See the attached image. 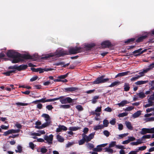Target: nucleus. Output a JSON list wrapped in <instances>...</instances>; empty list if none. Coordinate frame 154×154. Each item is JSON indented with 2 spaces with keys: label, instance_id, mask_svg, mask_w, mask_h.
I'll return each instance as SVG.
<instances>
[{
  "label": "nucleus",
  "instance_id": "42",
  "mask_svg": "<svg viewBox=\"0 0 154 154\" xmlns=\"http://www.w3.org/2000/svg\"><path fill=\"white\" fill-rule=\"evenodd\" d=\"M83 138H84V139L85 140V142L86 143H88L91 140L87 135H85L84 137H83Z\"/></svg>",
  "mask_w": 154,
  "mask_h": 154
},
{
  "label": "nucleus",
  "instance_id": "60",
  "mask_svg": "<svg viewBox=\"0 0 154 154\" xmlns=\"http://www.w3.org/2000/svg\"><path fill=\"white\" fill-rule=\"evenodd\" d=\"M1 128L2 129L8 130L9 128V127L8 126H5L4 125H2L1 126Z\"/></svg>",
  "mask_w": 154,
  "mask_h": 154
},
{
  "label": "nucleus",
  "instance_id": "35",
  "mask_svg": "<svg viewBox=\"0 0 154 154\" xmlns=\"http://www.w3.org/2000/svg\"><path fill=\"white\" fill-rule=\"evenodd\" d=\"M137 94L138 95L139 97L140 98H143L146 97L145 94L142 92H140Z\"/></svg>",
  "mask_w": 154,
  "mask_h": 154
},
{
  "label": "nucleus",
  "instance_id": "55",
  "mask_svg": "<svg viewBox=\"0 0 154 154\" xmlns=\"http://www.w3.org/2000/svg\"><path fill=\"white\" fill-rule=\"evenodd\" d=\"M151 135L150 134H147L143 135L142 138L143 139H149L151 137Z\"/></svg>",
  "mask_w": 154,
  "mask_h": 154
},
{
  "label": "nucleus",
  "instance_id": "45",
  "mask_svg": "<svg viewBox=\"0 0 154 154\" xmlns=\"http://www.w3.org/2000/svg\"><path fill=\"white\" fill-rule=\"evenodd\" d=\"M11 134V130H8V131H6L4 132L3 135V136H7L9 134Z\"/></svg>",
  "mask_w": 154,
  "mask_h": 154
},
{
  "label": "nucleus",
  "instance_id": "59",
  "mask_svg": "<svg viewBox=\"0 0 154 154\" xmlns=\"http://www.w3.org/2000/svg\"><path fill=\"white\" fill-rule=\"evenodd\" d=\"M46 107L49 110H51L53 108V107L51 105H47Z\"/></svg>",
  "mask_w": 154,
  "mask_h": 154
},
{
  "label": "nucleus",
  "instance_id": "44",
  "mask_svg": "<svg viewBox=\"0 0 154 154\" xmlns=\"http://www.w3.org/2000/svg\"><path fill=\"white\" fill-rule=\"evenodd\" d=\"M116 141H112L109 144V147L111 148L114 147L116 145Z\"/></svg>",
  "mask_w": 154,
  "mask_h": 154
},
{
  "label": "nucleus",
  "instance_id": "6",
  "mask_svg": "<svg viewBox=\"0 0 154 154\" xmlns=\"http://www.w3.org/2000/svg\"><path fill=\"white\" fill-rule=\"evenodd\" d=\"M44 138L45 140L47 141V142H48L49 144H51L52 143L53 135L52 134H51L49 136L45 135L44 137Z\"/></svg>",
  "mask_w": 154,
  "mask_h": 154
},
{
  "label": "nucleus",
  "instance_id": "53",
  "mask_svg": "<svg viewBox=\"0 0 154 154\" xmlns=\"http://www.w3.org/2000/svg\"><path fill=\"white\" fill-rule=\"evenodd\" d=\"M10 130H11V134H13V133H19L20 131V130H18V129L14 130V129H10Z\"/></svg>",
  "mask_w": 154,
  "mask_h": 154
},
{
  "label": "nucleus",
  "instance_id": "23",
  "mask_svg": "<svg viewBox=\"0 0 154 154\" xmlns=\"http://www.w3.org/2000/svg\"><path fill=\"white\" fill-rule=\"evenodd\" d=\"M148 72V70L146 69H143V71L141 72H140L139 73V75H138L139 77V78H140L142 76H143L144 75V74L147 72Z\"/></svg>",
  "mask_w": 154,
  "mask_h": 154
},
{
  "label": "nucleus",
  "instance_id": "37",
  "mask_svg": "<svg viewBox=\"0 0 154 154\" xmlns=\"http://www.w3.org/2000/svg\"><path fill=\"white\" fill-rule=\"evenodd\" d=\"M39 102H42V103H44L46 102H49V99L46 100V98H42L41 99L39 100Z\"/></svg>",
  "mask_w": 154,
  "mask_h": 154
},
{
  "label": "nucleus",
  "instance_id": "29",
  "mask_svg": "<svg viewBox=\"0 0 154 154\" xmlns=\"http://www.w3.org/2000/svg\"><path fill=\"white\" fill-rule=\"evenodd\" d=\"M120 84V82L115 81L112 83L109 86V87H112L114 86L115 85H119Z\"/></svg>",
  "mask_w": 154,
  "mask_h": 154
},
{
  "label": "nucleus",
  "instance_id": "46",
  "mask_svg": "<svg viewBox=\"0 0 154 154\" xmlns=\"http://www.w3.org/2000/svg\"><path fill=\"white\" fill-rule=\"evenodd\" d=\"M15 104L17 105H20L22 106H26L28 105V104L27 103H23L20 102L16 103Z\"/></svg>",
  "mask_w": 154,
  "mask_h": 154
},
{
  "label": "nucleus",
  "instance_id": "25",
  "mask_svg": "<svg viewBox=\"0 0 154 154\" xmlns=\"http://www.w3.org/2000/svg\"><path fill=\"white\" fill-rule=\"evenodd\" d=\"M142 50V48H140L138 49V50H135L132 53L134 54H135L136 53H138L137 54H134V55L135 56H137L139 55L140 54H141L140 53L141 52V51Z\"/></svg>",
  "mask_w": 154,
  "mask_h": 154
},
{
  "label": "nucleus",
  "instance_id": "28",
  "mask_svg": "<svg viewBox=\"0 0 154 154\" xmlns=\"http://www.w3.org/2000/svg\"><path fill=\"white\" fill-rule=\"evenodd\" d=\"M57 139L58 141L60 142H63L64 141V138L59 135H57Z\"/></svg>",
  "mask_w": 154,
  "mask_h": 154
},
{
  "label": "nucleus",
  "instance_id": "16",
  "mask_svg": "<svg viewBox=\"0 0 154 154\" xmlns=\"http://www.w3.org/2000/svg\"><path fill=\"white\" fill-rule=\"evenodd\" d=\"M129 72L128 71H127L119 73L115 76V78H116L118 77H122L128 74V73Z\"/></svg>",
  "mask_w": 154,
  "mask_h": 154
},
{
  "label": "nucleus",
  "instance_id": "34",
  "mask_svg": "<svg viewBox=\"0 0 154 154\" xmlns=\"http://www.w3.org/2000/svg\"><path fill=\"white\" fill-rule=\"evenodd\" d=\"M17 149H18V150H15V151L16 152H19V153H21L22 151V147L20 145H18L17 146Z\"/></svg>",
  "mask_w": 154,
  "mask_h": 154
},
{
  "label": "nucleus",
  "instance_id": "27",
  "mask_svg": "<svg viewBox=\"0 0 154 154\" xmlns=\"http://www.w3.org/2000/svg\"><path fill=\"white\" fill-rule=\"evenodd\" d=\"M104 128V126L102 125H100L94 126V130H97L99 129H101Z\"/></svg>",
  "mask_w": 154,
  "mask_h": 154
},
{
  "label": "nucleus",
  "instance_id": "24",
  "mask_svg": "<svg viewBox=\"0 0 154 154\" xmlns=\"http://www.w3.org/2000/svg\"><path fill=\"white\" fill-rule=\"evenodd\" d=\"M100 98L99 96H96L93 98V99L91 100V102L93 104L97 102V100Z\"/></svg>",
  "mask_w": 154,
  "mask_h": 154
},
{
  "label": "nucleus",
  "instance_id": "48",
  "mask_svg": "<svg viewBox=\"0 0 154 154\" xmlns=\"http://www.w3.org/2000/svg\"><path fill=\"white\" fill-rule=\"evenodd\" d=\"M134 109V107L132 106H130L127 107L125 109V111H130Z\"/></svg>",
  "mask_w": 154,
  "mask_h": 154
},
{
  "label": "nucleus",
  "instance_id": "11",
  "mask_svg": "<svg viewBox=\"0 0 154 154\" xmlns=\"http://www.w3.org/2000/svg\"><path fill=\"white\" fill-rule=\"evenodd\" d=\"M95 46V45L94 43L91 44H88L85 45L84 49L85 51H89L91 50V48L94 47Z\"/></svg>",
  "mask_w": 154,
  "mask_h": 154
},
{
  "label": "nucleus",
  "instance_id": "14",
  "mask_svg": "<svg viewBox=\"0 0 154 154\" xmlns=\"http://www.w3.org/2000/svg\"><path fill=\"white\" fill-rule=\"evenodd\" d=\"M68 54L65 51H58L57 54V56L59 57H60L61 56H63L65 55H68Z\"/></svg>",
  "mask_w": 154,
  "mask_h": 154
},
{
  "label": "nucleus",
  "instance_id": "10",
  "mask_svg": "<svg viewBox=\"0 0 154 154\" xmlns=\"http://www.w3.org/2000/svg\"><path fill=\"white\" fill-rule=\"evenodd\" d=\"M148 37V35H142L138 37L135 40V42L137 43H140L143 42L144 40L146 39Z\"/></svg>",
  "mask_w": 154,
  "mask_h": 154
},
{
  "label": "nucleus",
  "instance_id": "64",
  "mask_svg": "<svg viewBox=\"0 0 154 154\" xmlns=\"http://www.w3.org/2000/svg\"><path fill=\"white\" fill-rule=\"evenodd\" d=\"M65 63L63 61L59 62H57L55 63V65L56 66H59L60 65H64Z\"/></svg>",
  "mask_w": 154,
  "mask_h": 154
},
{
  "label": "nucleus",
  "instance_id": "36",
  "mask_svg": "<svg viewBox=\"0 0 154 154\" xmlns=\"http://www.w3.org/2000/svg\"><path fill=\"white\" fill-rule=\"evenodd\" d=\"M76 109L79 111H81L83 110V108L81 105H78L75 107Z\"/></svg>",
  "mask_w": 154,
  "mask_h": 154
},
{
  "label": "nucleus",
  "instance_id": "62",
  "mask_svg": "<svg viewBox=\"0 0 154 154\" xmlns=\"http://www.w3.org/2000/svg\"><path fill=\"white\" fill-rule=\"evenodd\" d=\"M29 146L31 149H34L35 147L34 144L32 142L29 143Z\"/></svg>",
  "mask_w": 154,
  "mask_h": 154
},
{
  "label": "nucleus",
  "instance_id": "49",
  "mask_svg": "<svg viewBox=\"0 0 154 154\" xmlns=\"http://www.w3.org/2000/svg\"><path fill=\"white\" fill-rule=\"evenodd\" d=\"M105 151L107 152H109L111 153H112L113 152V150L110 149V148L109 147H106L105 148Z\"/></svg>",
  "mask_w": 154,
  "mask_h": 154
},
{
  "label": "nucleus",
  "instance_id": "1",
  "mask_svg": "<svg viewBox=\"0 0 154 154\" xmlns=\"http://www.w3.org/2000/svg\"><path fill=\"white\" fill-rule=\"evenodd\" d=\"M6 54L8 57L13 58L12 63H18L22 61L21 58L25 59H33L32 56L29 54H24L22 56L19 53L15 52L13 50L8 51Z\"/></svg>",
  "mask_w": 154,
  "mask_h": 154
},
{
  "label": "nucleus",
  "instance_id": "43",
  "mask_svg": "<svg viewBox=\"0 0 154 154\" xmlns=\"http://www.w3.org/2000/svg\"><path fill=\"white\" fill-rule=\"evenodd\" d=\"M84 138H82L79 140L78 141L79 144L80 145L83 144L85 142V140L84 139Z\"/></svg>",
  "mask_w": 154,
  "mask_h": 154
},
{
  "label": "nucleus",
  "instance_id": "57",
  "mask_svg": "<svg viewBox=\"0 0 154 154\" xmlns=\"http://www.w3.org/2000/svg\"><path fill=\"white\" fill-rule=\"evenodd\" d=\"M53 83V82L51 83L49 81H48L44 82L43 83V85L45 86H47L50 84H52Z\"/></svg>",
  "mask_w": 154,
  "mask_h": 154
},
{
  "label": "nucleus",
  "instance_id": "39",
  "mask_svg": "<svg viewBox=\"0 0 154 154\" xmlns=\"http://www.w3.org/2000/svg\"><path fill=\"white\" fill-rule=\"evenodd\" d=\"M128 113L125 112L121 113L118 115V116L119 117H123L127 116L128 115Z\"/></svg>",
  "mask_w": 154,
  "mask_h": 154
},
{
  "label": "nucleus",
  "instance_id": "31",
  "mask_svg": "<svg viewBox=\"0 0 154 154\" xmlns=\"http://www.w3.org/2000/svg\"><path fill=\"white\" fill-rule=\"evenodd\" d=\"M103 126L104 127H107L108 126L109 124V122L108 120L107 119H105L103 120Z\"/></svg>",
  "mask_w": 154,
  "mask_h": 154
},
{
  "label": "nucleus",
  "instance_id": "20",
  "mask_svg": "<svg viewBox=\"0 0 154 154\" xmlns=\"http://www.w3.org/2000/svg\"><path fill=\"white\" fill-rule=\"evenodd\" d=\"M148 82V80L145 81H139L135 82V84L137 85H141L145 84L147 83Z\"/></svg>",
  "mask_w": 154,
  "mask_h": 154
},
{
  "label": "nucleus",
  "instance_id": "2",
  "mask_svg": "<svg viewBox=\"0 0 154 154\" xmlns=\"http://www.w3.org/2000/svg\"><path fill=\"white\" fill-rule=\"evenodd\" d=\"M85 51V50L83 48L75 46L70 48L69 50V53L70 54H76Z\"/></svg>",
  "mask_w": 154,
  "mask_h": 154
},
{
  "label": "nucleus",
  "instance_id": "17",
  "mask_svg": "<svg viewBox=\"0 0 154 154\" xmlns=\"http://www.w3.org/2000/svg\"><path fill=\"white\" fill-rule=\"evenodd\" d=\"M135 40V39L134 38H131L125 41V43L128 44H132L134 42Z\"/></svg>",
  "mask_w": 154,
  "mask_h": 154
},
{
  "label": "nucleus",
  "instance_id": "33",
  "mask_svg": "<svg viewBox=\"0 0 154 154\" xmlns=\"http://www.w3.org/2000/svg\"><path fill=\"white\" fill-rule=\"evenodd\" d=\"M60 108H63V109H69L71 107V106L70 105H62L60 106Z\"/></svg>",
  "mask_w": 154,
  "mask_h": 154
},
{
  "label": "nucleus",
  "instance_id": "12",
  "mask_svg": "<svg viewBox=\"0 0 154 154\" xmlns=\"http://www.w3.org/2000/svg\"><path fill=\"white\" fill-rule=\"evenodd\" d=\"M67 130V128L64 125H59L58 128H57L56 132H61L62 130L66 131Z\"/></svg>",
  "mask_w": 154,
  "mask_h": 154
},
{
  "label": "nucleus",
  "instance_id": "26",
  "mask_svg": "<svg viewBox=\"0 0 154 154\" xmlns=\"http://www.w3.org/2000/svg\"><path fill=\"white\" fill-rule=\"evenodd\" d=\"M51 69L47 68L46 69H43L42 68H38V72L39 73H42L44 72V71H51Z\"/></svg>",
  "mask_w": 154,
  "mask_h": 154
},
{
  "label": "nucleus",
  "instance_id": "13",
  "mask_svg": "<svg viewBox=\"0 0 154 154\" xmlns=\"http://www.w3.org/2000/svg\"><path fill=\"white\" fill-rule=\"evenodd\" d=\"M28 67L26 64H22L19 66H17L18 71H20L21 70H24L26 69Z\"/></svg>",
  "mask_w": 154,
  "mask_h": 154
},
{
  "label": "nucleus",
  "instance_id": "15",
  "mask_svg": "<svg viewBox=\"0 0 154 154\" xmlns=\"http://www.w3.org/2000/svg\"><path fill=\"white\" fill-rule=\"evenodd\" d=\"M42 116L45 118V120L46 122H50L51 118L50 116L48 114H43Z\"/></svg>",
  "mask_w": 154,
  "mask_h": 154
},
{
  "label": "nucleus",
  "instance_id": "51",
  "mask_svg": "<svg viewBox=\"0 0 154 154\" xmlns=\"http://www.w3.org/2000/svg\"><path fill=\"white\" fill-rule=\"evenodd\" d=\"M116 123V119L114 118L109 121V123L112 125H115Z\"/></svg>",
  "mask_w": 154,
  "mask_h": 154
},
{
  "label": "nucleus",
  "instance_id": "58",
  "mask_svg": "<svg viewBox=\"0 0 154 154\" xmlns=\"http://www.w3.org/2000/svg\"><path fill=\"white\" fill-rule=\"evenodd\" d=\"M3 74L6 76H9L11 75V73L10 70H9L6 72L3 73Z\"/></svg>",
  "mask_w": 154,
  "mask_h": 154
},
{
  "label": "nucleus",
  "instance_id": "9",
  "mask_svg": "<svg viewBox=\"0 0 154 154\" xmlns=\"http://www.w3.org/2000/svg\"><path fill=\"white\" fill-rule=\"evenodd\" d=\"M51 124L50 122H46L40 126H35V128L36 129H42L48 126Z\"/></svg>",
  "mask_w": 154,
  "mask_h": 154
},
{
  "label": "nucleus",
  "instance_id": "5",
  "mask_svg": "<svg viewBox=\"0 0 154 154\" xmlns=\"http://www.w3.org/2000/svg\"><path fill=\"white\" fill-rule=\"evenodd\" d=\"M62 97L60 100V102L62 104H66L67 103H71L72 102V100L70 97H64V96H61Z\"/></svg>",
  "mask_w": 154,
  "mask_h": 154
},
{
  "label": "nucleus",
  "instance_id": "63",
  "mask_svg": "<svg viewBox=\"0 0 154 154\" xmlns=\"http://www.w3.org/2000/svg\"><path fill=\"white\" fill-rule=\"evenodd\" d=\"M87 146L89 147L90 149L94 148V146L93 144L88 143L87 144Z\"/></svg>",
  "mask_w": 154,
  "mask_h": 154
},
{
  "label": "nucleus",
  "instance_id": "19",
  "mask_svg": "<svg viewBox=\"0 0 154 154\" xmlns=\"http://www.w3.org/2000/svg\"><path fill=\"white\" fill-rule=\"evenodd\" d=\"M141 111L140 110L137 111L132 115V116L134 118H136L138 117L141 114Z\"/></svg>",
  "mask_w": 154,
  "mask_h": 154
},
{
  "label": "nucleus",
  "instance_id": "4",
  "mask_svg": "<svg viewBox=\"0 0 154 154\" xmlns=\"http://www.w3.org/2000/svg\"><path fill=\"white\" fill-rule=\"evenodd\" d=\"M154 133V128H143L140 133L142 135H144L147 133Z\"/></svg>",
  "mask_w": 154,
  "mask_h": 154
},
{
  "label": "nucleus",
  "instance_id": "40",
  "mask_svg": "<svg viewBox=\"0 0 154 154\" xmlns=\"http://www.w3.org/2000/svg\"><path fill=\"white\" fill-rule=\"evenodd\" d=\"M62 97L61 96H60L59 97L54 98L53 99H49V102H52V101H54L55 100H59L60 101V100L61 99V98H62Z\"/></svg>",
  "mask_w": 154,
  "mask_h": 154
},
{
  "label": "nucleus",
  "instance_id": "47",
  "mask_svg": "<svg viewBox=\"0 0 154 154\" xmlns=\"http://www.w3.org/2000/svg\"><path fill=\"white\" fill-rule=\"evenodd\" d=\"M135 75L136 76L133 77L131 79V81H134L139 78L138 75Z\"/></svg>",
  "mask_w": 154,
  "mask_h": 154
},
{
  "label": "nucleus",
  "instance_id": "21",
  "mask_svg": "<svg viewBox=\"0 0 154 154\" xmlns=\"http://www.w3.org/2000/svg\"><path fill=\"white\" fill-rule=\"evenodd\" d=\"M125 125L127 127L129 130H132L133 127L132 126L131 123L129 122H125Z\"/></svg>",
  "mask_w": 154,
  "mask_h": 154
},
{
  "label": "nucleus",
  "instance_id": "8",
  "mask_svg": "<svg viewBox=\"0 0 154 154\" xmlns=\"http://www.w3.org/2000/svg\"><path fill=\"white\" fill-rule=\"evenodd\" d=\"M102 48H109L110 47L112 46V44L109 41H105L103 42L101 44Z\"/></svg>",
  "mask_w": 154,
  "mask_h": 154
},
{
  "label": "nucleus",
  "instance_id": "30",
  "mask_svg": "<svg viewBox=\"0 0 154 154\" xmlns=\"http://www.w3.org/2000/svg\"><path fill=\"white\" fill-rule=\"evenodd\" d=\"M8 69H16L18 70L17 65H15L13 66H10L8 67Z\"/></svg>",
  "mask_w": 154,
  "mask_h": 154
},
{
  "label": "nucleus",
  "instance_id": "61",
  "mask_svg": "<svg viewBox=\"0 0 154 154\" xmlns=\"http://www.w3.org/2000/svg\"><path fill=\"white\" fill-rule=\"evenodd\" d=\"M146 148V146H141L139 147L138 149V150L142 151L145 150Z\"/></svg>",
  "mask_w": 154,
  "mask_h": 154
},
{
  "label": "nucleus",
  "instance_id": "41",
  "mask_svg": "<svg viewBox=\"0 0 154 154\" xmlns=\"http://www.w3.org/2000/svg\"><path fill=\"white\" fill-rule=\"evenodd\" d=\"M154 68V62L151 64L149 66L148 68H146V69L148 70V71H149V70L152 69L153 68Z\"/></svg>",
  "mask_w": 154,
  "mask_h": 154
},
{
  "label": "nucleus",
  "instance_id": "54",
  "mask_svg": "<svg viewBox=\"0 0 154 154\" xmlns=\"http://www.w3.org/2000/svg\"><path fill=\"white\" fill-rule=\"evenodd\" d=\"M48 151V149L45 148H42L41 149L40 152L42 153H45Z\"/></svg>",
  "mask_w": 154,
  "mask_h": 154
},
{
  "label": "nucleus",
  "instance_id": "22",
  "mask_svg": "<svg viewBox=\"0 0 154 154\" xmlns=\"http://www.w3.org/2000/svg\"><path fill=\"white\" fill-rule=\"evenodd\" d=\"M126 100L122 101L120 103L116 104L117 105L119 106L120 107H122L124 106L126 104L128 103Z\"/></svg>",
  "mask_w": 154,
  "mask_h": 154
},
{
  "label": "nucleus",
  "instance_id": "50",
  "mask_svg": "<svg viewBox=\"0 0 154 154\" xmlns=\"http://www.w3.org/2000/svg\"><path fill=\"white\" fill-rule=\"evenodd\" d=\"M102 150V149L101 148V147H97V148H94L93 149V150L94 151H96V152H100Z\"/></svg>",
  "mask_w": 154,
  "mask_h": 154
},
{
  "label": "nucleus",
  "instance_id": "7",
  "mask_svg": "<svg viewBox=\"0 0 154 154\" xmlns=\"http://www.w3.org/2000/svg\"><path fill=\"white\" fill-rule=\"evenodd\" d=\"M78 90V88L75 87H71L65 88L63 91L66 92H73Z\"/></svg>",
  "mask_w": 154,
  "mask_h": 154
},
{
  "label": "nucleus",
  "instance_id": "32",
  "mask_svg": "<svg viewBox=\"0 0 154 154\" xmlns=\"http://www.w3.org/2000/svg\"><path fill=\"white\" fill-rule=\"evenodd\" d=\"M80 128L79 127H71L69 128V130L71 131H76L79 129Z\"/></svg>",
  "mask_w": 154,
  "mask_h": 154
},
{
  "label": "nucleus",
  "instance_id": "56",
  "mask_svg": "<svg viewBox=\"0 0 154 154\" xmlns=\"http://www.w3.org/2000/svg\"><path fill=\"white\" fill-rule=\"evenodd\" d=\"M94 135L95 133L93 132L90 134L88 136L89 137L91 140L92 139L94 138Z\"/></svg>",
  "mask_w": 154,
  "mask_h": 154
},
{
  "label": "nucleus",
  "instance_id": "52",
  "mask_svg": "<svg viewBox=\"0 0 154 154\" xmlns=\"http://www.w3.org/2000/svg\"><path fill=\"white\" fill-rule=\"evenodd\" d=\"M104 134L106 137H108L110 135L109 132L107 130H105L103 131Z\"/></svg>",
  "mask_w": 154,
  "mask_h": 154
},
{
  "label": "nucleus",
  "instance_id": "38",
  "mask_svg": "<svg viewBox=\"0 0 154 154\" xmlns=\"http://www.w3.org/2000/svg\"><path fill=\"white\" fill-rule=\"evenodd\" d=\"M149 84L151 86L150 89L152 90H154V80L150 82Z\"/></svg>",
  "mask_w": 154,
  "mask_h": 154
},
{
  "label": "nucleus",
  "instance_id": "18",
  "mask_svg": "<svg viewBox=\"0 0 154 154\" xmlns=\"http://www.w3.org/2000/svg\"><path fill=\"white\" fill-rule=\"evenodd\" d=\"M124 90L125 91H129L130 89V85L127 83H124Z\"/></svg>",
  "mask_w": 154,
  "mask_h": 154
},
{
  "label": "nucleus",
  "instance_id": "3",
  "mask_svg": "<svg viewBox=\"0 0 154 154\" xmlns=\"http://www.w3.org/2000/svg\"><path fill=\"white\" fill-rule=\"evenodd\" d=\"M104 75H102L100 77H98L94 81L92 82L93 84H98L106 82H108L109 79L108 78L104 79Z\"/></svg>",
  "mask_w": 154,
  "mask_h": 154
}]
</instances>
